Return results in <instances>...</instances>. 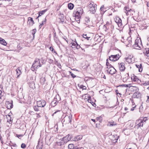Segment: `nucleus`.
<instances>
[{
  "label": "nucleus",
  "mask_w": 149,
  "mask_h": 149,
  "mask_svg": "<svg viewBox=\"0 0 149 149\" xmlns=\"http://www.w3.org/2000/svg\"><path fill=\"white\" fill-rule=\"evenodd\" d=\"M1 138H2V137L1 136V135H0V140L1 141H2L1 140Z\"/></svg>",
  "instance_id": "64"
},
{
  "label": "nucleus",
  "mask_w": 149,
  "mask_h": 149,
  "mask_svg": "<svg viewBox=\"0 0 149 149\" xmlns=\"http://www.w3.org/2000/svg\"><path fill=\"white\" fill-rule=\"evenodd\" d=\"M119 64V69L120 71H123L125 69V63H120Z\"/></svg>",
  "instance_id": "13"
},
{
  "label": "nucleus",
  "mask_w": 149,
  "mask_h": 149,
  "mask_svg": "<svg viewBox=\"0 0 149 149\" xmlns=\"http://www.w3.org/2000/svg\"><path fill=\"white\" fill-rule=\"evenodd\" d=\"M71 44H72L71 47L73 48H76L77 49H79L80 47V46L77 44L76 40L75 41H74L73 42H72Z\"/></svg>",
  "instance_id": "10"
},
{
  "label": "nucleus",
  "mask_w": 149,
  "mask_h": 149,
  "mask_svg": "<svg viewBox=\"0 0 149 149\" xmlns=\"http://www.w3.org/2000/svg\"><path fill=\"white\" fill-rule=\"evenodd\" d=\"M96 119L97 120H99L100 122H101L102 121V118L101 116L97 117Z\"/></svg>",
  "instance_id": "32"
},
{
  "label": "nucleus",
  "mask_w": 149,
  "mask_h": 149,
  "mask_svg": "<svg viewBox=\"0 0 149 149\" xmlns=\"http://www.w3.org/2000/svg\"><path fill=\"white\" fill-rule=\"evenodd\" d=\"M133 80L134 81L137 82L138 83L140 82V80H139L137 77L136 76L134 77Z\"/></svg>",
  "instance_id": "29"
},
{
  "label": "nucleus",
  "mask_w": 149,
  "mask_h": 149,
  "mask_svg": "<svg viewBox=\"0 0 149 149\" xmlns=\"http://www.w3.org/2000/svg\"><path fill=\"white\" fill-rule=\"evenodd\" d=\"M0 43L4 45H6L7 44V43L6 42L5 40L4 39H2V38H0Z\"/></svg>",
  "instance_id": "20"
},
{
  "label": "nucleus",
  "mask_w": 149,
  "mask_h": 149,
  "mask_svg": "<svg viewBox=\"0 0 149 149\" xmlns=\"http://www.w3.org/2000/svg\"><path fill=\"white\" fill-rule=\"evenodd\" d=\"M141 96V94L138 92L134 93L133 95V97L134 98H139Z\"/></svg>",
  "instance_id": "15"
},
{
  "label": "nucleus",
  "mask_w": 149,
  "mask_h": 149,
  "mask_svg": "<svg viewBox=\"0 0 149 149\" xmlns=\"http://www.w3.org/2000/svg\"><path fill=\"white\" fill-rule=\"evenodd\" d=\"M83 13V10L81 8H78L77 9V11L75 14V16L76 17L79 19Z\"/></svg>",
  "instance_id": "4"
},
{
  "label": "nucleus",
  "mask_w": 149,
  "mask_h": 149,
  "mask_svg": "<svg viewBox=\"0 0 149 149\" xmlns=\"http://www.w3.org/2000/svg\"><path fill=\"white\" fill-rule=\"evenodd\" d=\"M65 144L62 139H60L58 141L56 142V144L58 146H61Z\"/></svg>",
  "instance_id": "16"
},
{
  "label": "nucleus",
  "mask_w": 149,
  "mask_h": 149,
  "mask_svg": "<svg viewBox=\"0 0 149 149\" xmlns=\"http://www.w3.org/2000/svg\"><path fill=\"white\" fill-rule=\"evenodd\" d=\"M108 61H109L108 59H107L106 60V65L107 66V67H109V65L110 64V63H109V62H108Z\"/></svg>",
  "instance_id": "40"
},
{
  "label": "nucleus",
  "mask_w": 149,
  "mask_h": 149,
  "mask_svg": "<svg viewBox=\"0 0 149 149\" xmlns=\"http://www.w3.org/2000/svg\"><path fill=\"white\" fill-rule=\"evenodd\" d=\"M140 120H141L142 121V122H143V124L145 123L146 120H147V118L146 117H144L143 118H141Z\"/></svg>",
  "instance_id": "31"
},
{
  "label": "nucleus",
  "mask_w": 149,
  "mask_h": 149,
  "mask_svg": "<svg viewBox=\"0 0 149 149\" xmlns=\"http://www.w3.org/2000/svg\"><path fill=\"white\" fill-rule=\"evenodd\" d=\"M114 20L119 27H121L122 20L119 17H116L114 19Z\"/></svg>",
  "instance_id": "9"
},
{
  "label": "nucleus",
  "mask_w": 149,
  "mask_h": 149,
  "mask_svg": "<svg viewBox=\"0 0 149 149\" xmlns=\"http://www.w3.org/2000/svg\"><path fill=\"white\" fill-rule=\"evenodd\" d=\"M143 53L147 56H149V49L148 48L146 49L144 51Z\"/></svg>",
  "instance_id": "24"
},
{
  "label": "nucleus",
  "mask_w": 149,
  "mask_h": 149,
  "mask_svg": "<svg viewBox=\"0 0 149 149\" xmlns=\"http://www.w3.org/2000/svg\"><path fill=\"white\" fill-rule=\"evenodd\" d=\"M81 128L83 129H85L86 128V126L85 125H83L82 126Z\"/></svg>",
  "instance_id": "47"
},
{
  "label": "nucleus",
  "mask_w": 149,
  "mask_h": 149,
  "mask_svg": "<svg viewBox=\"0 0 149 149\" xmlns=\"http://www.w3.org/2000/svg\"><path fill=\"white\" fill-rule=\"evenodd\" d=\"M43 24H44V21H42V23H41L39 25V27L40 28H41L42 26L43 25Z\"/></svg>",
  "instance_id": "49"
},
{
  "label": "nucleus",
  "mask_w": 149,
  "mask_h": 149,
  "mask_svg": "<svg viewBox=\"0 0 149 149\" xmlns=\"http://www.w3.org/2000/svg\"><path fill=\"white\" fill-rule=\"evenodd\" d=\"M123 81H126V80L125 78H123Z\"/></svg>",
  "instance_id": "55"
},
{
  "label": "nucleus",
  "mask_w": 149,
  "mask_h": 149,
  "mask_svg": "<svg viewBox=\"0 0 149 149\" xmlns=\"http://www.w3.org/2000/svg\"><path fill=\"white\" fill-rule=\"evenodd\" d=\"M16 72H17V74L18 75L17 76V77H18L21 73V71L19 70V68H18L17 69Z\"/></svg>",
  "instance_id": "25"
},
{
  "label": "nucleus",
  "mask_w": 149,
  "mask_h": 149,
  "mask_svg": "<svg viewBox=\"0 0 149 149\" xmlns=\"http://www.w3.org/2000/svg\"><path fill=\"white\" fill-rule=\"evenodd\" d=\"M147 100L146 101V102L147 103H149V96L147 95Z\"/></svg>",
  "instance_id": "48"
},
{
  "label": "nucleus",
  "mask_w": 149,
  "mask_h": 149,
  "mask_svg": "<svg viewBox=\"0 0 149 149\" xmlns=\"http://www.w3.org/2000/svg\"><path fill=\"white\" fill-rule=\"evenodd\" d=\"M45 81V78L44 77H42L40 79V82L42 84H44Z\"/></svg>",
  "instance_id": "26"
},
{
  "label": "nucleus",
  "mask_w": 149,
  "mask_h": 149,
  "mask_svg": "<svg viewBox=\"0 0 149 149\" xmlns=\"http://www.w3.org/2000/svg\"><path fill=\"white\" fill-rule=\"evenodd\" d=\"M54 52V53H56V54H57V53L55 51V50H54H54H53V52Z\"/></svg>",
  "instance_id": "58"
},
{
  "label": "nucleus",
  "mask_w": 149,
  "mask_h": 149,
  "mask_svg": "<svg viewBox=\"0 0 149 149\" xmlns=\"http://www.w3.org/2000/svg\"><path fill=\"white\" fill-rule=\"evenodd\" d=\"M131 1L132 2L134 3H135L136 1V0H131Z\"/></svg>",
  "instance_id": "53"
},
{
  "label": "nucleus",
  "mask_w": 149,
  "mask_h": 149,
  "mask_svg": "<svg viewBox=\"0 0 149 149\" xmlns=\"http://www.w3.org/2000/svg\"><path fill=\"white\" fill-rule=\"evenodd\" d=\"M70 74L71 75L72 77L73 78H74L76 77V76L74 75L73 73H72L71 72H70Z\"/></svg>",
  "instance_id": "44"
},
{
  "label": "nucleus",
  "mask_w": 149,
  "mask_h": 149,
  "mask_svg": "<svg viewBox=\"0 0 149 149\" xmlns=\"http://www.w3.org/2000/svg\"><path fill=\"white\" fill-rule=\"evenodd\" d=\"M74 148V146L72 144H69L68 146V148L69 149H73Z\"/></svg>",
  "instance_id": "30"
},
{
  "label": "nucleus",
  "mask_w": 149,
  "mask_h": 149,
  "mask_svg": "<svg viewBox=\"0 0 149 149\" xmlns=\"http://www.w3.org/2000/svg\"><path fill=\"white\" fill-rule=\"evenodd\" d=\"M100 10L102 11H104V6H102L100 8Z\"/></svg>",
  "instance_id": "46"
},
{
  "label": "nucleus",
  "mask_w": 149,
  "mask_h": 149,
  "mask_svg": "<svg viewBox=\"0 0 149 149\" xmlns=\"http://www.w3.org/2000/svg\"><path fill=\"white\" fill-rule=\"evenodd\" d=\"M11 114H12V112H10L9 113L8 115V116H7V118H8H8H10L9 119V120L10 121H11V117L10 116H11Z\"/></svg>",
  "instance_id": "37"
},
{
  "label": "nucleus",
  "mask_w": 149,
  "mask_h": 149,
  "mask_svg": "<svg viewBox=\"0 0 149 149\" xmlns=\"http://www.w3.org/2000/svg\"><path fill=\"white\" fill-rule=\"evenodd\" d=\"M134 47L136 49H141L143 47L142 45L141 44V40L140 39H136L135 40Z\"/></svg>",
  "instance_id": "3"
},
{
  "label": "nucleus",
  "mask_w": 149,
  "mask_h": 149,
  "mask_svg": "<svg viewBox=\"0 0 149 149\" xmlns=\"http://www.w3.org/2000/svg\"><path fill=\"white\" fill-rule=\"evenodd\" d=\"M80 87L83 90H85L86 88V86L83 85H80Z\"/></svg>",
  "instance_id": "41"
},
{
  "label": "nucleus",
  "mask_w": 149,
  "mask_h": 149,
  "mask_svg": "<svg viewBox=\"0 0 149 149\" xmlns=\"http://www.w3.org/2000/svg\"><path fill=\"white\" fill-rule=\"evenodd\" d=\"M83 137V136L81 135H78L74 137L73 139V141H77L79 140H81Z\"/></svg>",
  "instance_id": "17"
},
{
  "label": "nucleus",
  "mask_w": 149,
  "mask_h": 149,
  "mask_svg": "<svg viewBox=\"0 0 149 149\" xmlns=\"http://www.w3.org/2000/svg\"><path fill=\"white\" fill-rule=\"evenodd\" d=\"M136 125L135 126H138V127H139L141 126L142 127L143 123V122H142V121L141 120H140L139 119L136 120Z\"/></svg>",
  "instance_id": "14"
},
{
  "label": "nucleus",
  "mask_w": 149,
  "mask_h": 149,
  "mask_svg": "<svg viewBox=\"0 0 149 149\" xmlns=\"http://www.w3.org/2000/svg\"><path fill=\"white\" fill-rule=\"evenodd\" d=\"M42 65L40 64L39 59H36L34 61L31 67V70L34 71L41 66Z\"/></svg>",
  "instance_id": "2"
},
{
  "label": "nucleus",
  "mask_w": 149,
  "mask_h": 149,
  "mask_svg": "<svg viewBox=\"0 0 149 149\" xmlns=\"http://www.w3.org/2000/svg\"><path fill=\"white\" fill-rule=\"evenodd\" d=\"M147 6L149 7V3H148L147 4Z\"/></svg>",
  "instance_id": "61"
},
{
  "label": "nucleus",
  "mask_w": 149,
  "mask_h": 149,
  "mask_svg": "<svg viewBox=\"0 0 149 149\" xmlns=\"http://www.w3.org/2000/svg\"><path fill=\"white\" fill-rule=\"evenodd\" d=\"M36 29H33L31 31L32 34L33 35V38L34 37V34L36 33Z\"/></svg>",
  "instance_id": "34"
},
{
  "label": "nucleus",
  "mask_w": 149,
  "mask_h": 149,
  "mask_svg": "<svg viewBox=\"0 0 149 149\" xmlns=\"http://www.w3.org/2000/svg\"><path fill=\"white\" fill-rule=\"evenodd\" d=\"M91 120L93 121V122H95V120L94 119H92Z\"/></svg>",
  "instance_id": "63"
},
{
  "label": "nucleus",
  "mask_w": 149,
  "mask_h": 149,
  "mask_svg": "<svg viewBox=\"0 0 149 149\" xmlns=\"http://www.w3.org/2000/svg\"><path fill=\"white\" fill-rule=\"evenodd\" d=\"M120 57V56L119 54L111 55L110 56H109V59L110 61H114L118 60Z\"/></svg>",
  "instance_id": "6"
},
{
  "label": "nucleus",
  "mask_w": 149,
  "mask_h": 149,
  "mask_svg": "<svg viewBox=\"0 0 149 149\" xmlns=\"http://www.w3.org/2000/svg\"><path fill=\"white\" fill-rule=\"evenodd\" d=\"M27 24L30 26H32L34 24V21L32 18L31 17H29L28 18Z\"/></svg>",
  "instance_id": "12"
},
{
  "label": "nucleus",
  "mask_w": 149,
  "mask_h": 149,
  "mask_svg": "<svg viewBox=\"0 0 149 149\" xmlns=\"http://www.w3.org/2000/svg\"><path fill=\"white\" fill-rule=\"evenodd\" d=\"M26 147V145L24 143H22L21 145V147L22 148H24Z\"/></svg>",
  "instance_id": "43"
},
{
  "label": "nucleus",
  "mask_w": 149,
  "mask_h": 149,
  "mask_svg": "<svg viewBox=\"0 0 149 149\" xmlns=\"http://www.w3.org/2000/svg\"><path fill=\"white\" fill-rule=\"evenodd\" d=\"M85 20L87 23H88L90 22V18L88 17H86Z\"/></svg>",
  "instance_id": "39"
},
{
  "label": "nucleus",
  "mask_w": 149,
  "mask_h": 149,
  "mask_svg": "<svg viewBox=\"0 0 149 149\" xmlns=\"http://www.w3.org/2000/svg\"><path fill=\"white\" fill-rule=\"evenodd\" d=\"M83 38H85L87 39L88 40H89V38H90V37H88L87 36V34H83Z\"/></svg>",
  "instance_id": "36"
},
{
  "label": "nucleus",
  "mask_w": 149,
  "mask_h": 149,
  "mask_svg": "<svg viewBox=\"0 0 149 149\" xmlns=\"http://www.w3.org/2000/svg\"><path fill=\"white\" fill-rule=\"evenodd\" d=\"M126 77H128V76H129V74H128V73H127L126 75Z\"/></svg>",
  "instance_id": "62"
},
{
  "label": "nucleus",
  "mask_w": 149,
  "mask_h": 149,
  "mask_svg": "<svg viewBox=\"0 0 149 149\" xmlns=\"http://www.w3.org/2000/svg\"><path fill=\"white\" fill-rule=\"evenodd\" d=\"M74 6V5L71 3L68 4V8L70 10L72 9L73 8Z\"/></svg>",
  "instance_id": "28"
},
{
  "label": "nucleus",
  "mask_w": 149,
  "mask_h": 149,
  "mask_svg": "<svg viewBox=\"0 0 149 149\" xmlns=\"http://www.w3.org/2000/svg\"><path fill=\"white\" fill-rule=\"evenodd\" d=\"M2 91L1 90H0V95H2Z\"/></svg>",
  "instance_id": "60"
},
{
  "label": "nucleus",
  "mask_w": 149,
  "mask_h": 149,
  "mask_svg": "<svg viewBox=\"0 0 149 149\" xmlns=\"http://www.w3.org/2000/svg\"><path fill=\"white\" fill-rule=\"evenodd\" d=\"M47 10V9H46L42 11H40L39 12V15L37 18L38 17L41 16L42 15L44 14Z\"/></svg>",
  "instance_id": "22"
},
{
  "label": "nucleus",
  "mask_w": 149,
  "mask_h": 149,
  "mask_svg": "<svg viewBox=\"0 0 149 149\" xmlns=\"http://www.w3.org/2000/svg\"><path fill=\"white\" fill-rule=\"evenodd\" d=\"M128 109L127 107H125V111L127 110Z\"/></svg>",
  "instance_id": "54"
},
{
  "label": "nucleus",
  "mask_w": 149,
  "mask_h": 149,
  "mask_svg": "<svg viewBox=\"0 0 149 149\" xmlns=\"http://www.w3.org/2000/svg\"><path fill=\"white\" fill-rule=\"evenodd\" d=\"M119 86L121 87H125L126 88L128 87V85L127 84H123L120 85Z\"/></svg>",
  "instance_id": "42"
},
{
  "label": "nucleus",
  "mask_w": 149,
  "mask_h": 149,
  "mask_svg": "<svg viewBox=\"0 0 149 149\" xmlns=\"http://www.w3.org/2000/svg\"><path fill=\"white\" fill-rule=\"evenodd\" d=\"M135 108H136V106H135V107H132V108L131 109L130 111H134V109Z\"/></svg>",
  "instance_id": "50"
},
{
  "label": "nucleus",
  "mask_w": 149,
  "mask_h": 149,
  "mask_svg": "<svg viewBox=\"0 0 149 149\" xmlns=\"http://www.w3.org/2000/svg\"><path fill=\"white\" fill-rule=\"evenodd\" d=\"M49 49L52 52H53L54 50V49L53 48V47H51L49 48Z\"/></svg>",
  "instance_id": "51"
},
{
  "label": "nucleus",
  "mask_w": 149,
  "mask_h": 149,
  "mask_svg": "<svg viewBox=\"0 0 149 149\" xmlns=\"http://www.w3.org/2000/svg\"><path fill=\"white\" fill-rule=\"evenodd\" d=\"M13 106V101L11 100V102L7 105V107L8 109H10L12 108Z\"/></svg>",
  "instance_id": "21"
},
{
  "label": "nucleus",
  "mask_w": 149,
  "mask_h": 149,
  "mask_svg": "<svg viewBox=\"0 0 149 149\" xmlns=\"http://www.w3.org/2000/svg\"><path fill=\"white\" fill-rule=\"evenodd\" d=\"M62 139L63 140L65 143H66L71 139V137L70 136V135L69 134H68L66 136L63 137Z\"/></svg>",
  "instance_id": "8"
},
{
  "label": "nucleus",
  "mask_w": 149,
  "mask_h": 149,
  "mask_svg": "<svg viewBox=\"0 0 149 149\" xmlns=\"http://www.w3.org/2000/svg\"><path fill=\"white\" fill-rule=\"evenodd\" d=\"M72 115L71 114V113H70V114L69 116H68V118L69 119V122L70 123L71 122L72 119Z\"/></svg>",
  "instance_id": "33"
},
{
  "label": "nucleus",
  "mask_w": 149,
  "mask_h": 149,
  "mask_svg": "<svg viewBox=\"0 0 149 149\" xmlns=\"http://www.w3.org/2000/svg\"><path fill=\"white\" fill-rule=\"evenodd\" d=\"M54 52V53H56V54H57V53L55 51V50H54H54H53V52Z\"/></svg>",
  "instance_id": "57"
},
{
  "label": "nucleus",
  "mask_w": 149,
  "mask_h": 149,
  "mask_svg": "<svg viewBox=\"0 0 149 149\" xmlns=\"http://www.w3.org/2000/svg\"><path fill=\"white\" fill-rule=\"evenodd\" d=\"M53 141V140L52 139V137L51 136H48V135L46 136L45 138V142L47 145H49Z\"/></svg>",
  "instance_id": "7"
},
{
  "label": "nucleus",
  "mask_w": 149,
  "mask_h": 149,
  "mask_svg": "<svg viewBox=\"0 0 149 149\" xmlns=\"http://www.w3.org/2000/svg\"><path fill=\"white\" fill-rule=\"evenodd\" d=\"M74 149H79V148H77L76 147H75V148H74Z\"/></svg>",
  "instance_id": "59"
},
{
  "label": "nucleus",
  "mask_w": 149,
  "mask_h": 149,
  "mask_svg": "<svg viewBox=\"0 0 149 149\" xmlns=\"http://www.w3.org/2000/svg\"><path fill=\"white\" fill-rule=\"evenodd\" d=\"M3 96V95H0V99H2V97Z\"/></svg>",
  "instance_id": "52"
},
{
  "label": "nucleus",
  "mask_w": 149,
  "mask_h": 149,
  "mask_svg": "<svg viewBox=\"0 0 149 149\" xmlns=\"http://www.w3.org/2000/svg\"><path fill=\"white\" fill-rule=\"evenodd\" d=\"M129 11L127 12H126V11H124V12L126 14V15H129L131 14V11H132V9L130 10H128Z\"/></svg>",
  "instance_id": "35"
},
{
  "label": "nucleus",
  "mask_w": 149,
  "mask_h": 149,
  "mask_svg": "<svg viewBox=\"0 0 149 149\" xmlns=\"http://www.w3.org/2000/svg\"><path fill=\"white\" fill-rule=\"evenodd\" d=\"M17 135V136L18 137H19L22 136V135Z\"/></svg>",
  "instance_id": "56"
},
{
  "label": "nucleus",
  "mask_w": 149,
  "mask_h": 149,
  "mask_svg": "<svg viewBox=\"0 0 149 149\" xmlns=\"http://www.w3.org/2000/svg\"><path fill=\"white\" fill-rule=\"evenodd\" d=\"M131 59V58H130L129 56L125 58V60L128 63H130L132 62V60Z\"/></svg>",
  "instance_id": "27"
},
{
  "label": "nucleus",
  "mask_w": 149,
  "mask_h": 149,
  "mask_svg": "<svg viewBox=\"0 0 149 149\" xmlns=\"http://www.w3.org/2000/svg\"><path fill=\"white\" fill-rule=\"evenodd\" d=\"M116 125V123L113 121L110 122L108 124V125L109 126H115Z\"/></svg>",
  "instance_id": "23"
},
{
  "label": "nucleus",
  "mask_w": 149,
  "mask_h": 149,
  "mask_svg": "<svg viewBox=\"0 0 149 149\" xmlns=\"http://www.w3.org/2000/svg\"><path fill=\"white\" fill-rule=\"evenodd\" d=\"M54 39L55 40V41L56 42V43H58V41L57 39V38L56 37H55V36H54Z\"/></svg>",
  "instance_id": "45"
},
{
  "label": "nucleus",
  "mask_w": 149,
  "mask_h": 149,
  "mask_svg": "<svg viewBox=\"0 0 149 149\" xmlns=\"http://www.w3.org/2000/svg\"><path fill=\"white\" fill-rule=\"evenodd\" d=\"M89 7H90V11L91 13L92 14H94L95 12V5H92L91 6L90 4Z\"/></svg>",
  "instance_id": "11"
},
{
  "label": "nucleus",
  "mask_w": 149,
  "mask_h": 149,
  "mask_svg": "<svg viewBox=\"0 0 149 149\" xmlns=\"http://www.w3.org/2000/svg\"><path fill=\"white\" fill-rule=\"evenodd\" d=\"M57 103L56 99H54L51 102L50 105L52 107H54L57 104Z\"/></svg>",
  "instance_id": "19"
},
{
  "label": "nucleus",
  "mask_w": 149,
  "mask_h": 149,
  "mask_svg": "<svg viewBox=\"0 0 149 149\" xmlns=\"http://www.w3.org/2000/svg\"><path fill=\"white\" fill-rule=\"evenodd\" d=\"M136 66L137 68L139 69V71L140 72H141L142 71V64L140 63L139 65L137 64H136Z\"/></svg>",
  "instance_id": "18"
},
{
  "label": "nucleus",
  "mask_w": 149,
  "mask_h": 149,
  "mask_svg": "<svg viewBox=\"0 0 149 149\" xmlns=\"http://www.w3.org/2000/svg\"><path fill=\"white\" fill-rule=\"evenodd\" d=\"M131 9L130 8H129L127 7H125L124 8V11H126V12H127V11H128V10H130Z\"/></svg>",
  "instance_id": "38"
},
{
  "label": "nucleus",
  "mask_w": 149,
  "mask_h": 149,
  "mask_svg": "<svg viewBox=\"0 0 149 149\" xmlns=\"http://www.w3.org/2000/svg\"><path fill=\"white\" fill-rule=\"evenodd\" d=\"M107 68L108 69L107 71L108 72H109L110 74L111 75L114 74L116 71L114 68L111 65H109V67H107Z\"/></svg>",
  "instance_id": "5"
},
{
  "label": "nucleus",
  "mask_w": 149,
  "mask_h": 149,
  "mask_svg": "<svg viewBox=\"0 0 149 149\" xmlns=\"http://www.w3.org/2000/svg\"><path fill=\"white\" fill-rule=\"evenodd\" d=\"M46 104V102L44 100H42L38 101L37 102V106H35L34 107L35 111H40V109L45 106Z\"/></svg>",
  "instance_id": "1"
}]
</instances>
